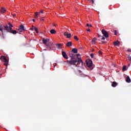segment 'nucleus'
Wrapping results in <instances>:
<instances>
[{
  "mask_svg": "<svg viewBox=\"0 0 131 131\" xmlns=\"http://www.w3.org/2000/svg\"><path fill=\"white\" fill-rule=\"evenodd\" d=\"M101 39L102 40H105V37L103 36Z\"/></svg>",
  "mask_w": 131,
  "mask_h": 131,
  "instance_id": "obj_32",
  "label": "nucleus"
},
{
  "mask_svg": "<svg viewBox=\"0 0 131 131\" xmlns=\"http://www.w3.org/2000/svg\"><path fill=\"white\" fill-rule=\"evenodd\" d=\"M6 8H5V7H2L1 9V13H2V14H4L5 13H6Z\"/></svg>",
  "mask_w": 131,
  "mask_h": 131,
  "instance_id": "obj_13",
  "label": "nucleus"
},
{
  "mask_svg": "<svg viewBox=\"0 0 131 131\" xmlns=\"http://www.w3.org/2000/svg\"><path fill=\"white\" fill-rule=\"evenodd\" d=\"M32 21H33V22H35V19H32Z\"/></svg>",
  "mask_w": 131,
  "mask_h": 131,
  "instance_id": "obj_38",
  "label": "nucleus"
},
{
  "mask_svg": "<svg viewBox=\"0 0 131 131\" xmlns=\"http://www.w3.org/2000/svg\"><path fill=\"white\" fill-rule=\"evenodd\" d=\"M127 52H129L131 53V49H128L127 50Z\"/></svg>",
  "mask_w": 131,
  "mask_h": 131,
  "instance_id": "obj_33",
  "label": "nucleus"
},
{
  "mask_svg": "<svg viewBox=\"0 0 131 131\" xmlns=\"http://www.w3.org/2000/svg\"><path fill=\"white\" fill-rule=\"evenodd\" d=\"M123 70L124 71H125V70H126V66H124L123 67Z\"/></svg>",
  "mask_w": 131,
  "mask_h": 131,
  "instance_id": "obj_23",
  "label": "nucleus"
},
{
  "mask_svg": "<svg viewBox=\"0 0 131 131\" xmlns=\"http://www.w3.org/2000/svg\"><path fill=\"white\" fill-rule=\"evenodd\" d=\"M67 47H72V42L69 41L66 44Z\"/></svg>",
  "mask_w": 131,
  "mask_h": 131,
  "instance_id": "obj_15",
  "label": "nucleus"
},
{
  "mask_svg": "<svg viewBox=\"0 0 131 131\" xmlns=\"http://www.w3.org/2000/svg\"><path fill=\"white\" fill-rule=\"evenodd\" d=\"M40 20H41V21H43V20H45V19H43V17H42L41 18H40Z\"/></svg>",
  "mask_w": 131,
  "mask_h": 131,
  "instance_id": "obj_35",
  "label": "nucleus"
},
{
  "mask_svg": "<svg viewBox=\"0 0 131 131\" xmlns=\"http://www.w3.org/2000/svg\"><path fill=\"white\" fill-rule=\"evenodd\" d=\"M74 39L76 40H78V37H77V36H74Z\"/></svg>",
  "mask_w": 131,
  "mask_h": 131,
  "instance_id": "obj_26",
  "label": "nucleus"
},
{
  "mask_svg": "<svg viewBox=\"0 0 131 131\" xmlns=\"http://www.w3.org/2000/svg\"><path fill=\"white\" fill-rule=\"evenodd\" d=\"M12 15L13 17H16L17 14L13 13V14H12Z\"/></svg>",
  "mask_w": 131,
  "mask_h": 131,
  "instance_id": "obj_29",
  "label": "nucleus"
},
{
  "mask_svg": "<svg viewBox=\"0 0 131 131\" xmlns=\"http://www.w3.org/2000/svg\"><path fill=\"white\" fill-rule=\"evenodd\" d=\"M39 14H43V10H41L39 12H35V18H37L39 16Z\"/></svg>",
  "mask_w": 131,
  "mask_h": 131,
  "instance_id": "obj_7",
  "label": "nucleus"
},
{
  "mask_svg": "<svg viewBox=\"0 0 131 131\" xmlns=\"http://www.w3.org/2000/svg\"><path fill=\"white\" fill-rule=\"evenodd\" d=\"M42 40L43 41V43L45 45V46H47V47H49V46H52V45H51V43L49 42V41H50V39H45V38H43Z\"/></svg>",
  "mask_w": 131,
  "mask_h": 131,
  "instance_id": "obj_2",
  "label": "nucleus"
},
{
  "mask_svg": "<svg viewBox=\"0 0 131 131\" xmlns=\"http://www.w3.org/2000/svg\"><path fill=\"white\" fill-rule=\"evenodd\" d=\"M90 56H91V58H94V54H93V53H92V54L90 55Z\"/></svg>",
  "mask_w": 131,
  "mask_h": 131,
  "instance_id": "obj_28",
  "label": "nucleus"
},
{
  "mask_svg": "<svg viewBox=\"0 0 131 131\" xmlns=\"http://www.w3.org/2000/svg\"><path fill=\"white\" fill-rule=\"evenodd\" d=\"M1 76H2V74H0V77H1Z\"/></svg>",
  "mask_w": 131,
  "mask_h": 131,
  "instance_id": "obj_40",
  "label": "nucleus"
},
{
  "mask_svg": "<svg viewBox=\"0 0 131 131\" xmlns=\"http://www.w3.org/2000/svg\"><path fill=\"white\" fill-rule=\"evenodd\" d=\"M2 28L0 27V29H1Z\"/></svg>",
  "mask_w": 131,
  "mask_h": 131,
  "instance_id": "obj_41",
  "label": "nucleus"
},
{
  "mask_svg": "<svg viewBox=\"0 0 131 131\" xmlns=\"http://www.w3.org/2000/svg\"><path fill=\"white\" fill-rule=\"evenodd\" d=\"M114 32L115 35H117V31L114 30Z\"/></svg>",
  "mask_w": 131,
  "mask_h": 131,
  "instance_id": "obj_25",
  "label": "nucleus"
},
{
  "mask_svg": "<svg viewBox=\"0 0 131 131\" xmlns=\"http://www.w3.org/2000/svg\"><path fill=\"white\" fill-rule=\"evenodd\" d=\"M86 64L88 66V67H89V68H90V69H93V61L91 60H87L86 61Z\"/></svg>",
  "mask_w": 131,
  "mask_h": 131,
  "instance_id": "obj_4",
  "label": "nucleus"
},
{
  "mask_svg": "<svg viewBox=\"0 0 131 131\" xmlns=\"http://www.w3.org/2000/svg\"><path fill=\"white\" fill-rule=\"evenodd\" d=\"M18 31L20 32H23V31H25V29L24 28V26L23 25H20L19 28L18 29Z\"/></svg>",
  "mask_w": 131,
  "mask_h": 131,
  "instance_id": "obj_6",
  "label": "nucleus"
},
{
  "mask_svg": "<svg viewBox=\"0 0 131 131\" xmlns=\"http://www.w3.org/2000/svg\"><path fill=\"white\" fill-rule=\"evenodd\" d=\"M9 32H10V33H12V34H16L17 33V31L16 30H10Z\"/></svg>",
  "mask_w": 131,
  "mask_h": 131,
  "instance_id": "obj_12",
  "label": "nucleus"
},
{
  "mask_svg": "<svg viewBox=\"0 0 131 131\" xmlns=\"http://www.w3.org/2000/svg\"><path fill=\"white\" fill-rule=\"evenodd\" d=\"M117 82H113L112 83V86H113V88H115V86H116L117 85Z\"/></svg>",
  "mask_w": 131,
  "mask_h": 131,
  "instance_id": "obj_17",
  "label": "nucleus"
},
{
  "mask_svg": "<svg viewBox=\"0 0 131 131\" xmlns=\"http://www.w3.org/2000/svg\"><path fill=\"white\" fill-rule=\"evenodd\" d=\"M87 31H88L89 32H90V31H91V29H87Z\"/></svg>",
  "mask_w": 131,
  "mask_h": 131,
  "instance_id": "obj_36",
  "label": "nucleus"
},
{
  "mask_svg": "<svg viewBox=\"0 0 131 131\" xmlns=\"http://www.w3.org/2000/svg\"><path fill=\"white\" fill-rule=\"evenodd\" d=\"M53 26H56V25L54 24Z\"/></svg>",
  "mask_w": 131,
  "mask_h": 131,
  "instance_id": "obj_39",
  "label": "nucleus"
},
{
  "mask_svg": "<svg viewBox=\"0 0 131 131\" xmlns=\"http://www.w3.org/2000/svg\"><path fill=\"white\" fill-rule=\"evenodd\" d=\"M0 31H1V32H2V36L4 38H5V37H4V30L3 29V28H1L0 29Z\"/></svg>",
  "mask_w": 131,
  "mask_h": 131,
  "instance_id": "obj_20",
  "label": "nucleus"
},
{
  "mask_svg": "<svg viewBox=\"0 0 131 131\" xmlns=\"http://www.w3.org/2000/svg\"><path fill=\"white\" fill-rule=\"evenodd\" d=\"M98 54H99V55H102V51H99L98 52Z\"/></svg>",
  "mask_w": 131,
  "mask_h": 131,
  "instance_id": "obj_30",
  "label": "nucleus"
},
{
  "mask_svg": "<svg viewBox=\"0 0 131 131\" xmlns=\"http://www.w3.org/2000/svg\"><path fill=\"white\" fill-rule=\"evenodd\" d=\"M32 27H33V28H31L30 29L31 30H34V27H34L33 26H32Z\"/></svg>",
  "mask_w": 131,
  "mask_h": 131,
  "instance_id": "obj_31",
  "label": "nucleus"
},
{
  "mask_svg": "<svg viewBox=\"0 0 131 131\" xmlns=\"http://www.w3.org/2000/svg\"><path fill=\"white\" fill-rule=\"evenodd\" d=\"M57 47L58 49H60L61 48L60 44H57Z\"/></svg>",
  "mask_w": 131,
  "mask_h": 131,
  "instance_id": "obj_24",
  "label": "nucleus"
},
{
  "mask_svg": "<svg viewBox=\"0 0 131 131\" xmlns=\"http://www.w3.org/2000/svg\"><path fill=\"white\" fill-rule=\"evenodd\" d=\"M50 33L52 34H56L57 33V31L54 29H52L50 31Z\"/></svg>",
  "mask_w": 131,
  "mask_h": 131,
  "instance_id": "obj_14",
  "label": "nucleus"
},
{
  "mask_svg": "<svg viewBox=\"0 0 131 131\" xmlns=\"http://www.w3.org/2000/svg\"><path fill=\"white\" fill-rule=\"evenodd\" d=\"M126 82H128V83L131 82L130 78H129V76H127V77L126 78Z\"/></svg>",
  "mask_w": 131,
  "mask_h": 131,
  "instance_id": "obj_11",
  "label": "nucleus"
},
{
  "mask_svg": "<svg viewBox=\"0 0 131 131\" xmlns=\"http://www.w3.org/2000/svg\"><path fill=\"white\" fill-rule=\"evenodd\" d=\"M92 2V4H94V0H91V1Z\"/></svg>",
  "mask_w": 131,
  "mask_h": 131,
  "instance_id": "obj_37",
  "label": "nucleus"
},
{
  "mask_svg": "<svg viewBox=\"0 0 131 131\" xmlns=\"http://www.w3.org/2000/svg\"><path fill=\"white\" fill-rule=\"evenodd\" d=\"M8 25H9V28L8 30H12V28L13 27V25H12L11 23H9Z\"/></svg>",
  "mask_w": 131,
  "mask_h": 131,
  "instance_id": "obj_16",
  "label": "nucleus"
},
{
  "mask_svg": "<svg viewBox=\"0 0 131 131\" xmlns=\"http://www.w3.org/2000/svg\"><path fill=\"white\" fill-rule=\"evenodd\" d=\"M4 28H5V30H7V31H8V32H9V31H10V30H9V26H8L7 25L4 26Z\"/></svg>",
  "mask_w": 131,
  "mask_h": 131,
  "instance_id": "obj_19",
  "label": "nucleus"
},
{
  "mask_svg": "<svg viewBox=\"0 0 131 131\" xmlns=\"http://www.w3.org/2000/svg\"><path fill=\"white\" fill-rule=\"evenodd\" d=\"M1 61H3V62H5L4 65L5 66H8V63H9V60L8 59H7V58H6V57L2 55L1 57Z\"/></svg>",
  "mask_w": 131,
  "mask_h": 131,
  "instance_id": "obj_3",
  "label": "nucleus"
},
{
  "mask_svg": "<svg viewBox=\"0 0 131 131\" xmlns=\"http://www.w3.org/2000/svg\"><path fill=\"white\" fill-rule=\"evenodd\" d=\"M72 52H73L74 54H77V53H78V50H77V49L76 48H73Z\"/></svg>",
  "mask_w": 131,
  "mask_h": 131,
  "instance_id": "obj_10",
  "label": "nucleus"
},
{
  "mask_svg": "<svg viewBox=\"0 0 131 131\" xmlns=\"http://www.w3.org/2000/svg\"><path fill=\"white\" fill-rule=\"evenodd\" d=\"M62 57L64 58V59H68V56H67L66 52H65L64 51H62Z\"/></svg>",
  "mask_w": 131,
  "mask_h": 131,
  "instance_id": "obj_9",
  "label": "nucleus"
},
{
  "mask_svg": "<svg viewBox=\"0 0 131 131\" xmlns=\"http://www.w3.org/2000/svg\"><path fill=\"white\" fill-rule=\"evenodd\" d=\"M119 43H120V42H119V41H118V40L114 42V46H119Z\"/></svg>",
  "mask_w": 131,
  "mask_h": 131,
  "instance_id": "obj_18",
  "label": "nucleus"
},
{
  "mask_svg": "<svg viewBox=\"0 0 131 131\" xmlns=\"http://www.w3.org/2000/svg\"><path fill=\"white\" fill-rule=\"evenodd\" d=\"M76 56H77V57H79L80 56V54H76Z\"/></svg>",
  "mask_w": 131,
  "mask_h": 131,
  "instance_id": "obj_34",
  "label": "nucleus"
},
{
  "mask_svg": "<svg viewBox=\"0 0 131 131\" xmlns=\"http://www.w3.org/2000/svg\"><path fill=\"white\" fill-rule=\"evenodd\" d=\"M34 29L36 31V33H38V29H37V28L34 27Z\"/></svg>",
  "mask_w": 131,
  "mask_h": 131,
  "instance_id": "obj_21",
  "label": "nucleus"
},
{
  "mask_svg": "<svg viewBox=\"0 0 131 131\" xmlns=\"http://www.w3.org/2000/svg\"><path fill=\"white\" fill-rule=\"evenodd\" d=\"M76 56V55L73 53H70V56L71 57V60H67V63H68V64H70V65H75L76 67H77V64H76L77 62H78L79 63H81L82 65V64H83V61H82V60L81 59V58L79 57H77L78 60H75Z\"/></svg>",
  "mask_w": 131,
  "mask_h": 131,
  "instance_id": "obj_1",
  "label": "nucleus"
},
{
  "mask_svg": "<svg viewBox=\"0 0 131 131\" xmlns=\"http://www.w3.org/2000/svg\"><path fill=\"white\" fill-rule=\"evenodd\" d=\"M64 36H67V38H70V37H71V33L68 34V32H65L64 33Z\"/></svg>",
  "mask_w": 131,
  "mask_h": 131,
  "instance_id": "obj_8",
  "label": "nucleus"
},
{
  "mask_svg": "<svg viewBox=\"0 0 131 131\" xmlns=\"http://www.w3.org/2000/svg\"><path fill=\"white\" fill-rule=\"evenodd\" d=\"M102 34H103L104 36L106 37V38L109 37V33L107 32V31L104 29H103L101 31Z\"/></svg>",
  "mask_w": 131,
  "mask_h": 131,
  "instance_id": "obj_5",
  "label": "nucleus"
},
{
  "mask_svg": "<svg viewBox=\"0 0 131 131\" xmlns=\"http://www.w3.org/2000/svg\"><path fill=\"white\" fill-rule=\"evenodd\" d=\"M97 40V38H94L93 39H92V42H95Z\"/></svg>",
  "mask_w": 131,
  "mask_h": 131,
  "instance_id": "obj_22",
  "label": "nucleus"
},
{
  "mask_svg": "<svg viewBox=\"0 0 131 131\" xmlns=\"http://www.w3.org/2000/svg\"><path fill=\"white\" fill-rule=\"evenodd\" d=\"M86 26H88V27H92V25H90L89 24H87Z\"/></svg>",
  "mask_w": 131,
  "mask_h": 131,
  "instance_id": "obj_27",
  "label": "nucleus"
}]
</instances>
